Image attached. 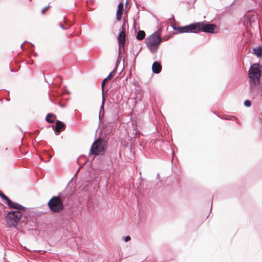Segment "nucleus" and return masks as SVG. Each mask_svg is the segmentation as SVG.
Returning a JSON list of instances; mask_svg holds the SVG:
<instances>
[{"label": "nucleus", "instance_id": "obj_1", "mask_svg": "<svg viewBox=\"0 0 262 262\" xmlns=\"http://www.w3.org/2000/svg\"><path fill=\"white\" fill-rule=\"evenodd\" d=\"M161 37L157 32H154L146 39V45L150 51L154 54L157 53L162 42Z\"/></svg>", "mask_w": 262, "mask_h": 262}, {"label": "nucleus", "instance_id": "obj_2", "mask_svg": "<svg viewBox=\"0 0 262 262\" xmlns=\"http://www.w3.org/2000/svg\"><path fill=\"white\" fill-rule=\"evenodd\" d=\"M23 213L19 211H11L5 216L6 221L9 227L15 228L23 217Z\"/></svg>", "mask_w": 262, "mask_h": 262}, {"label": "nucleus", "instance_id": "obj_3", "mask_svg": "<svg viewBox=\"0 0 262 262\" xmlns=\"http://www.w3.org/2000/svg\"><path fill=\"white\" fill-rule=\"evenodd\" d=\"M195 33H198L200 31L205 33H209L214 34L215 33V30L216 29V26L213 24H210L206 21L195 23Z\"/></svg>", "mask_w": 262, "mask_h": 262}, {"label": "nucleus", "instance_id": "obj_4", "mask_svg": "<svg viewBox=\"0 0 262 262\" xmlns=\"http://www.w3.org/2000/svg\"><path fill=\"white\" fill-rule=\"evenodd\" d=\"M49 209L53 212L58 213L64 208V205L60 200L59 198L54 196L48 202Z\"/></svg>", "mask_w": 262, "mask_h": 262}, {"label": "nucleus", "instance_id": "obj_5", "mask_svg": "<svg viewBox=\"0 0 262 262\" xmlns=\"http://www.w3.org/2000/svg\"><path fill=\"white\" fill-rule=\"evenodd\" d=\"M105 151L104 145L101 140H96L91 146L90 154L93 155H102Z\"/></svg>", "mask_w": 262, "mask_h": 262}, {"label": "nucleus", "instance_id": "obj_6", "mask_svg": "<svg viewBox=\"0 0 262 262\" xmlns=\"http://www.w3.org/2000/svg\"><path fill=\"white\" fill-rule=\"evenodd\" d=\"M172 29L175 31H178L179 33H195V23L188 25L177 27L175 25H171Z\"/></svg>", "mask_w": 262, "mask_h": 262}, {"label": "nucleus", "instance_id": "obj_7", "mask_svg": "<svg viewBox=\"0 0 262 262\" xmlns=\"http://www.w3.org/2000/svg\"><path fill=\"white\" fill-rule=\"evenodd\" d=\"M260 73L261 72L249 71L248 77L250 79V83L252 84L253 86L259 83Z\"/></svg>", "mask_w": 262, "mask_h": 262}, {"label": "nucleus", "instance_id": "obj_8", "mask_svg": "<svg viewBox=\"0 0 262 262\" xmlns=\"http://www.w3.org/2000/svg\"><path fill=\"white\" fill-rule=\"evenodd\" d=\"M123 26H121V29L119 30L120 32L117 37L118 41L119 43V53L121 52V48H124L125 39V33L123 30Z\"/></svg>", "mask_w": 262, "mask_h": 262}, {"label": "nucleus", "instance_id": "obj_9", "mask_svg": "<svg viewBox=\"0 0 262 262\" xmlns=\"http://www.w3.org/2000/svg\"><path fill=\"white\" fill-rule=\"evenodd\" d=\"M250 93L251 95L253 98L258 96H261L262 89L261 87L259 85V83L257 84L256 85H254V86H253L252 84H250Z\"/></svg>", "mask_w": 262, "mask_h": 262}, {"label": "nucleus", "instance_id": "obj_10", "mask_svg": "<svg viewBox=\"0 0 262 262\" xmlns=\"http://www.w3.org/2000/svg\"><path fill=\"white\" fill-rule=\"evenodd\" d=\"M66 128V125L62 121L57 120L55 123V128L53 127V129L56 135H59L62 130H64Z\"/></svg>", "mask_w": 262, "mask_h": 262}, {"label": "nucleus", "instance_id": "obj_11", "mask_svg": "<svg viewBox=\"0 0 262 262\" xmlns=\"http://www.w3.org/2000/svg\"><path fill=\"white\" fill-rule=\"evenodd\" d=\"M116 68H115V69H114V70H113L111 72H110V73L108 74V75L103 80V81L101 83V90H102V97H103V96L104 91V86H105L106 82H107L109 80H111V79H112L115 73H116Z\"/></svg>", "mask_w": 262, "mask_h": 262}, {"label": "nucleus", "instance_id": "obj_12", "mask_svg": "<svg viewBox=\"0 0 262 262\" xmlns=\"http://www.w3.org/2000/svg\"><path fill=\"white\" fill-rule=\"evenodd\" d=\"M59 198L60 200L61 201L62 203L64 205V203L68 202L70 198V194L67 191H63L62 192L59 193L58 195L56 196Z\"/></svg>", "mask_w": 262, "mask_h": 262}, {"label": "nucleus", "instance_id": "obj_13", "mask_svg": "<svg viewBox=\"0 0 262 262\" xmlns=\"http://www.w3.org/2000/svg\"><path fill=\"white\" fill-rule=\"evenodd\" d=\"M123 6V1L120 2L118 5V9L116 12V18L118 21L121 20L122 19Z\"/></svg>", "mask_w": 262, "mask_h": 262}, {"label": "nucleus", "instance_id": "obj_14", "mask_svg": "<svg viewBox=\"0 0 262 262\" xmlns=\"http://www.w3.org/2000/svg\"><path fill=\"white\" fill-rule=\"evenodd\" d=\"M152 71L154 73L159 74L162 70V66L160 62L155 61L152 65Z\"/></svg>", "mask_w": 262, "mask_h": 262}, {"label": "nucleus", "instance_id": "obj_15", "mask_svg": "<svg viewBox=\"0 0 262 262\" xmlns=\"http://www.w3.org/2000/svg\"><path fill=\"white\" fill-rule=\"evenodd\" d=\"M9 207L10 208H13V209H17L16 211H25L26 209V208L24 206H23V205L18 204V203H14L12 201V203L10 204L9 205H8Z\"/></svg>", "mask_w": 262, "mask_h": 262}, {"label": "nucleus", "instance_id": "obj_16", "mask_svg": "<svg viewBox=\"0 0 262 262\" xmlns=\"http://www.w3.org/2000/svg\"><path fill=\"white\" fill-rule=\"evenodd\" d=\"M253 53L257 57L262 56V46H258L257 48H254L253 49Z\"/></svg>", "mask_w": 262, "mask_h": 262}, {"label": "nucleus", "instance_id": "obj_17", "mask_svg": "<svg viewBox=\"0 0 262 262\" xmlns=\"http://www.w3.org/2000/svg\"><path fill=\"white\" fill-rule=\"evenodd\" d=\"M260 65L258 63H253L250 67L249 71H251L252 72H261L259 69Z\"/></svg>", "mask_w": 262, "mask_h": 262}, {"label": "nucleus", "instance_id": "obj_18", "mask_svg": "<svg viewBox=\"0 0 262 262\" xmlns=\"http://www.w3.org/2000/svg\"><path fill=\"white\" fill-rule=\"evenodd\" d=\"M102 97V104H101V105L100 107V110L99 112V120H100L101 117V116L103 117L104 115V104L105 100L104 99V96H103V97Z\"/></svg>", "mask_w": 262, "mask_h": 262}, {"label": "nucleus", "instance_id": "obj_19", "mask_svg": "<svg viewBox=\"0 0 262 262\" xmlns=\"http://www.w3.org/2000/svg\"><path fill=\"white\" fill-rule=\"evenodd\" d=\"M145 36V33L144 31L139 30L137 34L136 38L139 40H142Z\"/></svg>", "mask_w": 262, "mask_h": 262}, {"label": "nucleus", "instance_id": "obj_20", "mask_svg": "<svg viewBox=\"0 0 262 262\" xmlns=\"http://www.w3.org/2000/svg\"><path fill=\"white\" fill-rule=\"evenodd\" d=\"M50 118H56L55 115L53 113H49L46 117V120L49 123H53L54 122V120L51 119Z\"/></svg>", "mask_w": 262, "mask_h": 262}, {"label": "nucleus", "instance_id": "obj_21", "mask_svg": "<svg viewBox=\"0 0 262 262\" xmlns=\"http://www.w3.org/2000/svg\"><path fill=\"white\" fill-rule=\"evenodd\" d=\"M3 200H5L7 202L8 206L12 203V201L5 194H4L2 198H1Z\"/></svg>", "mask_w": 262, "mask_h": 262}, {"label": "nucleus", "instance_id": "obj_22", "mask_svg": "<svg viewBox=\"0 0 262 262\" xmlns=\"http://www.w3.org/2000/svg\"><path fill=\"white\" fill-rule=\"evenodd\" d=\"M244 105L246 107H250L251 105V102L249 100H246L244 102Z\"/></svg>", "mask_w": 262, "mask_h": 262}, {"label": "nucleus", "instance_id": "obj_23", "mask_svg": "<svg viewBox=\"0 0 262 262\" xmlns=\"http://www.w3.org/2000/svg\"><path fill=\"white\" fill-rule=\"evenodd\" d=\"M123 239L125 242H127L131 239V238L128 235V236L123 237Z\"/></svg>", "mask_w": 262, "mask_h": 262}, {"label": "nucleus", "instance_id": "obj_24", "mask_svg": "<svg viewBox=\"0 0 262 262\" xmlns=\"http://www.w3.org/2000/svg\"><path fill=\"white\" fill-rule=\"evenodd\" d=\"M50 8V6H47L45 8H44L42 10H41V13L42 14H43L45 13V11L48 9L49 8Z\"/></svg>", "mask_w": 262, "mask_h": 262}, {"label": "nucleus", "instance_id": "obj_25", "mask_svg": "<svg viewBox=\"0 0 262 262\" xmlns=\"http://www.w3.org/2000/svg\"><path fill=\"white\" fill-rule=\"evenodd\" d=\"M60 27L63 30H67V28H65L62 24H60Z\"/></svg>", "mask_w": 262, "mask_h": 262}, {"label": "nucleus", "instance_id": "obj_26", "mask_svg": "<svg viewBox=\"0 0 262 262\" xmlns=\"http://www.w3.org/2000/svg\"><path fill=\"white\" fill-rule=\"evenodd\" d=\"M33 52V56L34 57H36L37 56V54L35 52H34V51H32Z\"/></svg>", "mask_w": 262, "mask_h": 262}, {"label": "nucleus", "instance_id": "obj_27", "mask_svg": "<svg viewBox=\"0 0 262 262\" xmlns=\"http://www.w3.org/2000/svg\"><path fill=\"white\" fill-rule=\"evenodd\" d=\"M5 194L0 191V197L2 198Z\"/></svg>", "mask_w": 262, "mask_h": 262}, {"label": "nucleus", "instance_id": "obj_28", "mask_svg": "<svg viewBox=\"0 0 262 262\" xmlns=\"http://www.w3.org/2000/svg\"><path fill=\"white\" fill-rule=\"evenodd\" d=\"M25 42H26V41H25L24 43H21V44L20 45V47L22 48V49H23V44H24Z\"/></svg>", "mask_w": 262, "mask_h": 262}, {"label": "nucleus", "instance_id": "obj_29", "mask_svg": "<svg viewBox=\"0 0 262 262\" xmlns=\"http://www.w3.org/2000/svg\"><path fill=\"white\" fill-rule=\"evenodd\" d=\"M233 118H234H234H235V117H234V116H232L231 118H229L228 119H230V120H233Z\"/></svg>", "mask_w": 262, "mask_h": 262}, {"label": "nucleus", "instance_id": "obj_30", "mask_svg": "<svg viewBox=\"0 0 262 262\" xmlns=\"http://www.w3.org/2000/svg\"><path fill=\"white\" fill-rule=\"evenodd\" d=\"M29 46H31L32 47H34V45L33 44H32V43H30Z\"/></svg>", "mask_w": 262, "mask_h": 262}, {"label": "nucleus", "instance_id": "obj_31", "mask_svg": "<svg viewBox=\"0 0 262 262\" xmlns=\"http://www.w3.org/2000/svg\"><path fill=\"white\" fill-rule=\"evenodd\" d=\"M127 3H128V1H127V0H126V3H125V5H126V6L127 5Z\"/></svg>", "mask_w": 262, "mask_h": 262}, {"label": "nucleus", "instance_id": "obj_32", "mask_svg": "<svg viewBox=\"0 0 262 262\" xmlns=\"http://www.w3.org/2000/svg\"><path fill=\"white\" fill-rule=\"evenodd\" d=\"M67 94H69H69H70V92H67Z\"/></svg>", "mask_w": 262, "mask_h": 262}, {"label": "nucleus", "instance_id": "obj_33", "mask_svg": "<svg viewBox=\"0 0 262 262\" xmlns=\"http://www.w3.org/2000/svg\"><path fill=\"white\" fill-rule=\"evenodd\" d=\"M172 19H173V20H174V16H173V15H172Z\"/></svg>", "mask_w": 262, "mask_h": 262}, {"label": "nucleus", "instance_id": "obj_34", "mask_svg": "<svg viewBox=\"0 0 262 262\" xmlns=\"http://www.w3.org/2000/svg\"><path fill=\"white\" fill-rule=\"evenodd\" d=\"M79 168L77 170V173L79 171Z\"/></svg>", "mask_w": 262, "mask_h": 262}]
</instances>
